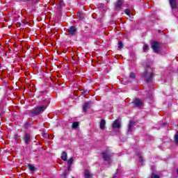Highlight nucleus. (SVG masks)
I'll use <instances>...</instances> for the list:
<instances>
[{"mask_svg":"<svg viewBox=\"0 0 178 178\" xmlns=\"http://www.w3.org/2000/svg\"><path fill=\"white\" fill-rule=\"evenodd\" d=\"M175 138L176 143L178 144V132H177V134H175Z\"/></svg>","mask_w":178,"mask_h":178,"instance_id":"nucleus-24","label":"nucleus"},{"mask_svg":"<svg viewBox=\"0 0 178 178\" xmlns=\"http://www.w3.org/2000/svg\"><path fill=\"white\" fill-rule=\"evenodd\" d=\"M152 178H161V177H159V175H155L154 172H152Z\"/></svg>","mask_w":178,"mask_h":178,"instance_id":"nucleus-21","label":"nucleus"},{"mask_svg":"<svg viewBox=\"0 0 178 178\" xmlns=\"http://www.w3.org/2000/svg\"><path fill=\"white\" fill-rule=\"evenodd\" d=\"M82 15H83V13L81 12L78 13L79 17H81Z\"/></svg>","mask_w":178,"mask_h":178,"instance_id":"nucleus-27","label":"nucleus"},{"mask_svg":"<svg viewBox=\"0 0 178 178\" xmlns=\"http://www.w3.org/2000/svg\"><path fill=\"white\" fill-rule=\"evenodd\" d=\"M106 124V121H105V120H102L99 125L101 130H104Z\"/></svg>","mask_w":178,"mask_h":178,"instance_id":"nucleus-13","label":"nucleus"},{"mask_svg":"<svg viewBox=\"0 0 178 178\" xmlns=\"http://www.w3.org/2000/svg\"><path fill=\"white\" fill-rule=\"evenodd\" d=\"M61 159L65 161H67V153H66L65 152H63L61 154Z\"/></svg>","mask_w":178,"mask_h":178,"instance_id":"nucleus-15","label":"nucleus"},{"mask_svg":"<svg viewBox=\"0 0 178 178\" xmlns=\"http://www.w3.org/2000/svg\"><path fill=\"white\" fill-rule=\"evenodd\" d=\"M73 157H72L70 160L67 161L68 170H70V167L72 166V163H73Z\"/></svg>","mask_w":178,"mask_h":178,"instance_id":"nucleus-16","label":"nucleus"},{"mask_svg":"<svg viewBox=\"0 0 178 178\" xmlns=\"http://www.w3.org/2000/svg\"><path fill=\"white\" fill-rule=\"evenodd\" d=\"M138 156L139 158V161H140V163H143L144 162V160L143 159V157L141 156V155L138 154Z\"/></svg>","mask_w":178,"mask_h":178,"instance_id":"nucleus-22","label":"nucleus"},{"mask_svg":"<svg viewBox=\"0 0 178 178\" xmlns=\"http://www.w3.org/2000/svg\"><path fill=\"white\" fill-rule=\"evenodd\" d=\"M133 127H134V122L133 121H130L128 125V133L129 134H131L133 131Z\"/></svg>","mask_w":178,"mask_h":178,"instance_id":"nucleus-12","label":"nucleus"},{"mask_svg":"<svg viewBox=\"0 0 178 178\" xmlns=\"http://www.w3.org/2000/svg\"><path fill=\"white\" fill-rule=\"evenodd\" d=\"M26 1H30V0H26Z\"/></svg>","mask_w":178,"mask_h":178,"instance_id":"nucleus-29","label":"nucleus"},{"mask_svg":"<svg viewBox=\"0 0 178 178\" xmlns=\"http://www.w3.org/2000/svg\"><path fill=\"white\" fill-rule=\"evenodd\" d=\"M24 140L25 144L29 145V144H30V141L31 140V136L29 134H25L24 136Z\"/></svg>","mask_w":178,"mask_h":178,"instance_id":"nucleus-7","label":"nucleus"},{"mask_svg":"<svg viewBox=\"0 0 178 178\" xmlns=\"http://www.w3.org/2000/svg\"><path fill=\"white\" fill-rule=\"evenodd\" d=\"M129 77L131 79H134V77H136V74H134V72L131 73Z\"/></svg>","mask_w":178,"mask_h":178,"instance_id":"nucleus-26","label":"nucleus"},{"mask_svg":"<svg viewBox=\"0 0 178 178\" xmlns=\"http://www.w3.org/2000/svg\"><path fill=\"white\" fill-rule=\"evenodd\" d=\"M68 34L70 36H74L76 35V34H77V29L76 26H72L71 27H70V29H68Z\"/></svg>","mask_w":178,"mask_h":178,"instance_id":"nucleus-4","label":"nucleus"},{"mask_svg":"<svg viewBox=\"0 0 178 178\" xmlns=\"http://www.w3.org/2000/svg\"><path fill=\"white\" fill-rule=\"evenodd\" d=\"M92 104V103L91 102H85V104H83V112H87V111H88V109H90Z\"/></svg>","mask_w":178,"mask_h":178,"instance_id":"nucleus-8","label":"nucleus"},{"mask_svg":"<svg viewBox=\"0 0 178 178\" xmlns=\"http://www.w3.org/2000/svg\"><path fill=\"white\" fill-rule=\"evenodd\" d=\"M169 3L172 9H177V0H169Z\"/></svg>","mask_w":178,"mask_h":178,"instance_id":"nucleus-10","label":"nucleus"},{"mask_svg":"<svg viewBox=\"0 0 178 178\" xmlns=\"http://www.w3.org/2000/svg\"><path fill=\"white\" fill-rule=\"evenodd\" d=\"M124 13H125L126 15H128V16L130 15V10L126 9V10H124Z\"/></svg>","mask_w":178,"mask_h":178,"instance_id":"nucleus-25","label":"nucleus"},{"mask_svg":"<svg viewBox=\"0 0 178 178\" xmlns=\"http://www.w3.org/2000/svg\"><path fill=\"white\" fill-rule=\"evenodd\" d=\"M147 49H148V44H145L143 47V52H147Z\"/></svg>","mask_w":178,"mask_h":178,"instance_id":"nucleus-23","label":"nucleus"},{"mask_svg":"<svg viewBox=\"0 0 178 178\" xmlns=\"http://www.w3.org/2000/svg\"><path fill=\"white\" fill-rule=\"evenodd\" d=\"M145 67V72L143 74V76L145 79L147 83L152 81V77H154V69L151 66L149 63H145L143 64Z\"/></svg>","mask_w":178,"mask_h":178,"instance_id":"nucleus-1","label":"nucleus"},{"mask_svg":"<svg viewBox=\"0 0 178 178\" xmlns=\"http://www.w3.org/2000/svg\"><path fill=\"white\" fill-rule=\"evenodd\" d=\"M79 127V122H74L72 124V129H77Z\"/></svg>","mask_w":178,"mask_h":178,"instance_id":"nucleus-19","label":"nucleus"},{"mask_svg":"<svg viewBox=\"0 0 178 178\" xmlns=\"http://www.w3.org/2000/svg\"><path fill=\"white\" fill-rule=\"evenodd\" d=\"M152 49H153L154 52H159V43L157 42H153L152 43Z\"/></svg>","mask_w":178,"mask_h":178,"instance_id":"nucleus-5","label":"nucleus"},{"mask_svg":"<svg viewBox=\"0 0 178 178\" xmlns=\"http://www.w3.org/2000/svg\"><path fill=\"white\" fill-rule=\"evenodd\" d=\"M113 177H114V178H115V177H116V176H115V175H114V176H113Z\"/></svg>","mask_w":178,"mask_h":178,"instance_id":"nucleus-28","label":"nucleus"},{"mask_svg":"<svg viewBox=\"0 0 178 178\" xmlns=\"http://www.w3.org/2000/svg\"><path fill=\"white\" fill-rule=\"evenodd\" d=\"M122 124H120V120H115L113 123V129H120Z\"/></svg>","mask_w":178,"mask_h":178,"instance_id":"nucleus-9","label":"nucleus"},{"mask_svg":"<svg viewBox=\"0 0 178 178\" xmlns=\"http://www.w3.org/2000/svg\"><path fill=\"white\" fill-rule=\"evenodd\" d=\"M85 178H91V173L88 170H85Z\"/></svg>","mask_w":178,"mask_h":178,"instance_id":"nucleus-17","label":"nucleus"},{"mask_svg":"<svg viewBox=\"0 0 178 178\" xmlns=\"http://www.w3.org/2000/svg\"><path fill=\"white\" fill-rule=\"evenodd\" d=\"M122 48H123V43L120 40L118 41V49H122Z\"/></svg>","mask_w":178,"mask_h":178,"instance_id":"nucleus-20","label":"nucleus"},{"mask_svg":"<svg viewBox=\"0 0 178 178\" xmlns=\"http://www.w3.org/2000/svg\"><path fill=\"white\" fill-rule=\"evenodd\" d=\"M112 156H113V154L109 149H106L102 153V158L104 159L105 162H107V163H111V158H112Z\"/></svg>","mask_w":178,"mask_h":178,"instance_id":"nucleus-3","label":"nucleus"},{"mask_svg":"<svg viewBox=\"0 0 178 178\" xmlns=\"http://www.w3.org/2000/svg\"><path fill=\"white\" fill-rule=\"evenodd\" d=\"M47 109L45 106H40L36 107L35 109L29 111V116L34 118L35 116H38L40 113H42Z\"/></svg>","mask_w":178,"mask_h":178,"instance_id":"nucleus-2","label":"nucleus"},{"mask_svg":"<svg viewBox=\"0 0 178 178\" xmlns=\"http://www.w3.org/2000/svg\"><path fill=\"white\" fill-rule=\"evenodd\" d=\"M122 5H123V0H118L115 4V8L117 10L122 9Z\"/></svg>","mask_w":178,"mask_h":178,"instance_id":"nucleus-11","label":"nucleus"},{"mask_svg":"<svg viewBox=\"0 0 178 178\" xmlns=\"http://www.w3.org/2000/svg\"><path fill=\"white\" fill-rule=\"evenodd\" d=\"M72 178H74V177H72Z\"/></svg>","mask_w":178,"mask_h":178,"instance_id":"nucleus-30","label":"nucleus"},{"mask_svg":"<svg viewBox=\"0 0 178 178\" xmlns=\"http://www.w3.org/2000/svg\"><path fill=\"white\" fill-rule=\"evenodd\" d=\"M143 103H144V102H143V100H141L140 99H136L134 101V105L135 106H136L137 108H141V106H143Z\"/></svg>","mask_w":178,"mask_h":178,"instance_id":"nucleus-6","label":"nucleus"},{"mask_svg":"<svg viewBox=\"0 0 178 178\" xmlns=\"http://www.w3.org/2000/svg\"><path fill=\"white\" fill-rule=\"evenodd\" d=\"M29 168L31 172H34L35 170V167L31 164H29Z\"/></svg>","mask_w":178,"mask_h":178,"instance_id":"nucleus-18","label":"nucleus"},{"mask_svg":"<svg viewBox=\"0 0 178 178\" xmlns=\"http://www.w3.org/2000/svg\"><path fill=\"white\" fill-rule=\"evenodd\" d=\"M63 8V0H60L58 4L57 5V9L58 10H62Z\"/></svg>","mask_w":178,"mask_h":178,"instance_id":"nucleus-14","label":"nucleus"}]
</instances>
